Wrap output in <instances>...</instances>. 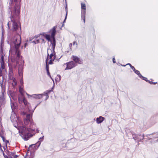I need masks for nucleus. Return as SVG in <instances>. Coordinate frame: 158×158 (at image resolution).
I'll use <instances>...</instances> for the list:
<instances>
[{"label": "nucleus", "instance_id": "nucleus-1", "mask_svg": "<svg viewBox=\"0 0 158 158\" xmlns=\"http://www.w3.org/2000/svg\"><path fill=\"white\" fill-rule=\"evenodd\" d=\"M56 26H55L50 30L48 32L49 34L45 33H42L41 35H43L48 41L51 42L49 48L48 49V56L46 60V70H49V66L48 64V60L50 59L48 62L49 64H52L53 62L56 58V53L54 50L56 46V41L55 36L56 32Z\"/></svg>", "mask_w": 158, "mask_h": 158}, {"label": "nucleus", "instance_id": "nucleus-2", "mask_svg": "<svg viewBox=\"0 0 158 158\" xmlns=\"http://www.w3.org/2000/svg\"><path fill=\"white\" fill-rule=\"evenodd\" d=\"M20 9V3L19 2H16L14 7L10 9V21L8 22L7 25L9 29H10V26L12 25L11 30L13 31L18 30L20 31L21 30L20 23L19 22Z\"/></svg>", "mask_w": 158, "mask_h": 158}, {"label": "nucleus", "instance_id": "nucleus-3", "mask_svg": "<svg viewBox=\"0 0 158 158\" xmlns=\"http://www.w3.org/2000/svg\"><path fill=\"white\" fill-rule=\"evenodd\" d=\"M21 43V37L19 35H17L14 38L13 42L10 44V55H11L12 59H14L17 64H19L21 59L20 54L19 51V47Z\"/></svg>", "mask_w": 158, "mask_h": 158}, {"label": "nucleus", "instance_id": "nucleus-4", "mask_svg": "<svg viewBox=\"0 0 158 158\" xmlns=\"http://www.w3.org/2000/svg\"><path fill=\"white\" fill-rule=\"evenodd\" d=\"M36 128L35 125L33 121H31L28 127H23L22 131V136L24 140H27L30 137L32 136V134L29 132L35 131Z\"/></svg>", "mask_w": 158, "mask_h": 158}, {"label": "nucleus", "instance_id": "nucleus-5", "mask_svg": "<svg viewBox=\"0 0 158 158\" xmlns=\"http://www.w3.org/2000/svg\"><path fill=\"white\" fill-rule=\"evenodd\" d=\"M18 99L19 103L21 104L23 103L28 108L29 111H30L31 112H33L34 111L36 107L33 109H31L30 105L28 103L27 101L25 99L23 95H19L18 96Z\"/></svg>", "mask_w": 158, "mask_h": 158}, {"label": "nucleus", "instance_id": "nucleus-6", "mask_svg": "<svg viewBox=\"0 0 158 158\" xmlns=\"http://www.w3.org/2000/svg\"><path fill=\"white\" fill-rule=\"evenodd\" d=\"M81 18L83 19L84 23H85V15L86 6L85 4L81 3Z\"/></svg>", "mask_w": 158, "mask_h": 158}, {"label": "nucleus", "instance_id": "nucleus-7", "mask_svg": "<svg viewBox=\"0 0 158 158\" xmlns=\"http://www.w3.org/2000/svg\"><path fill=\"white\" fill-rule=\"evenodd\" d=\"M149 137H148V140L152 139L151 142L152 143H154L158 142V134L157 133L154 134L153 135H149Z\"/></svg>", "mask_w": 158, "mask_h": 158}, {"label": "nucleus", "instance_id": "nucleus-8", "mask_svg": "<svg viewBox=\"0 0 158 158\" xmlns=\"http://www.w3.org/2000/svg\"><path fill=\"white\" fill-rule=\"evenodd\" d=\"M30 114H27L26 115V118L24 120V123L26 125H28L29 122L31 123V121H32L31 118L32 117V113L30 111Z\"/></svg>", "mask_w": 158, "mask_h": 158}, {"label": "nucleus", "instance_id": "nucleus-9", "mask_svg": "<svg viewBox=\"0 0 158 158\" xmlns=\"http://www.w3.org/2000/svg\"><path fill=\"white\" fill-rule=\"evenodd\" d=\"M132 135L133 139L135 140H137L138 142H141L142 140L144 138L145 139L143 135H137L136 134L132 133Z\"/></svg>", "mask_w": 158, "mask_h": 158}, {"label": "nucleus", "instance_id": "nucleus-10", "mask_svg": "<svg viewBox=\"0 0 158 158\" xmlns=\"http://www.w3.org/2000/svg\"><path fill=\"white\" fill-rule=\"evenodd\" d=\"M65 64H66L67 66L65 70L70 69L77 65L73 61L66 63Z\"/></svg>", "mask_w": 158, "mask_h": 158}, {"label": "nucleus", "instance_id": "nucleus-11", "mask_svg": "<svg viewBox=\"0 0 158 158\" xmlns=\"http://www.w3.org/2000/svg\"><path fill=\"white\" fill-rule=\"evenodd\" d=\"M10 119L12 122H14L16 121L17 123L19 122V120L18 117H17L16 114L14 112H12L10 116Z\"/></svg>", "mask_w": 158, "mask_h": 158}, {"label": "nucleus", "instance_id": "nucleus-12", "mask_svg": "<svg viewBox=\"0 0 158 158\" xmlns=\"http://www.w3.org/2000/svg\"><path fill=\"white\" fill-rule=\"evenodd\" d=\"M26 94L28 97L30 96L37 99H39L43 97V94H34L31 95H29L27 93H26Z\"/></svg>", "mask_w": 158, "mask_h": 158}, {"label": "nucleus", "instance_id": "nucleus-13", "mask_svg": "<svg viewBox=\"0 0 158 158\" xmlns=\"http://www.w3.org/2000/svg\"><path fill=\"white\" fill-rule=\"evenodd\" d=\"M72 58L73 61L75 62V63H78L81 64L82 63V61L77 56H72Z\"/></svg>", "mask_w": 158, "mask_h": 158}, {"label": "nucleus", "instance_id": "nucleus-14", "mask_svg": "<svg viewBox=\"0 0 158 158\" xmlns=\"http://www.w3.org/2000/svg\"><path fill=\"white\" fill-rule=\"evenodd\" d=\"M134 72L138 75L140 78H141V79H142L143 80L147 81V78L146 77L143 76L141 75V74L139 72L138 70H135L134 71Z\"/></svg>", "mask_w": 158, "mask_h": 158}, {"label": "nucleus", "instance_id": "nucleus-15", "mask_svg": "<svg viewBox=\"0 0 158 158\" xmlns=\"http://www.w3.org/2000/svg\"><path fill=\"white\" fill-rule=\"evenodd\" d=\"M105 118L101 116H100L99 118H96V121L98 124H99L102 123L104 120Z\"/></svg>", "mask_w": 158, "mask_h": 158}, {"label": "nucleus", "instance_id": "nucleus-16", "mask_svg": "<svg viewBox=\"0 0 158 158\" xmlns=\"http://www.w3.org/2000/svg\"><path fill=\"white\" fill-rule=\"evenodd\" d=\"M23 65L21 64L18 68V73L20 76H21L23 73Z\"/></svg>", "mask_w": 158, "mask_h": 158}, {"label": "nucleus", "instance_id": "nucleus-17", "mask_svg": "<svg viewBox=\"0 0 158 158\" xmlns=\"http://www.w3.org/2000/svg\"><path fill=\"white\" fill-rule=\"evenodd\" d=\"M11 106L12 111H13L15 109H16V104L11 102Z\"/></svg>", "mask_w": 158, "mask_h": 158}, {"label": "nucleus", "instance_id": "nucleus-18", "mask_svg": "<svg viewBox=\"0 0 158 158\" xmlns=\"http://www.w3.org/2000/svg\"><path fill=\"white\" fill-rule=\"evenodd\" d=\"M19 92L21 94L20 95H23L24 92V90L21 86H20L19 87Z\"/></svg>", "mask_w": 158, "mask_h": 158}, {"label": "nucleus", "instance_id": "nucleus-19", "mask_svg": "<svg viewBox=\"0 0 158 158\" xmlns=\"http://www.w3.org/2000/svg\"><path fill=\"white\" fill-rule=\"evenodd\" d=\"M44 136H43L42 137H40L39 138V141L37 143V144H39V146L40 145V144L41 142H42L43 141V140L44 139Z\"/></svg>", "mask_w": 158, "mask_h": 158}, {"label": "nucleus", "instance_id": "nucleus-20", "mask_svg": "<svg viewBox=\"0 0 158 158\" xmlns=\"http://www.w3.org/2000/svg\"><path fill=\"white\" fill-rule=\"evenodd\" d=\"M17 84V82L15 78L13 79V82L12 83V85L14 87Z\"/></svg>", "mask_w": 158, "mask_h": 158}, {"label": "nucleus", "instance_id": "nucleus-21", "mask_svg": "<svg viewBox=\"0 0 158 158\" xmlns=\"http://www.w3.org/2000/svg\"><path fill=\"white\" fill-rule=\"evenodd\" d=\"M1 137L2 138L3 141L6 143V144L7 143H9V141L5 139L3 135H2V134H1Z\"/></svg>", "mask_w": 158, "mask_h": 158}, {"label": "nucleus", "instance_id": "nucleus-22", "mask_svg": "<svg viewBox=\"0 0 158 158\" xmlns=\"http://www.w3.org/2000/svg\"><path fill=\"white\" fill-rule=\"evenodd\" d=\"M51 91V90H47L45 92V95H46V96H47V98H46V99H47L48 97V94Z\"/></svg>", "mask_w": 158, "mask_h": 158}, {"label": "nucleus", "instance_id": "nucleus-23", "mask_svg": "<svg viewBox=\"0 0 158 158\" xmlns=\"http://www.w3.org/2000/svg\"><path fill=\"white\" fill-rule=\"evenodd\" d=\"M0 63L1 64L3 63H4V56L3 55H2L0 59Z\"/></svg>", "mask_w": 158, "mask_h": 158}, {"label": "nucleus", "instance_id": "nucleus-24", "mask_svg": "<svg viewBox=\"0 0 158 158\" xmlns=\"http://www.w3.org/2000/svg\"><path fill=\"white\" fill-rule=\"evenodd\" d=\"M47 71V74H48V75L49 76V77H50V78L53 81V82H54L52 78V77H51V76L50 75L49 70Z\"/></svg>", "mask_w": 158, "mask_h": 158}, {"label": "nucleus", "instance_id": "nucleus-25", "mask_svg": "<svg viewBox=\"0 0 158 158\" xmlns=\"http://www.w3.org/2000/svg\"><path fill=\"white\" fill-rule=\"evenodd\" d=\"M32 43H34L35 44H38L39 43V40H37L36 41H33Z\"/></svg>", "mask_w": 158, "mask_h": 158}, {"label": "nucleus", "instance_id": "nucleus-26", "mask_svg": "<svg viewBox=\"0 0 158 158\" xmlns=\"http://www.w3.org/2000/svg\"><path fill=\"white\" fill-rule=\"evenodd\" d=\"M4 131L3 129L1 130V131H0V135L1 137V134H2V135H3L4 134Z\"/></svg>", "mask_w": 158, "mask_h": 158}, {"label": "nucleus", "instance_id": "nucleus-27", "mask_svg": "<svg viewBox=\"0 0 158 158\" xmlns=\"http://www.w3.org/2000/svg\"><path fill=\"white\" fill-rule=\"evenodd\" d=\"M147 81L148 82H149V83H150V84H156V83H157V82H153L152 81H149L147 79Z\"/></svg>", "mask_w": 158, "mask_h": 158}, {"label": "nucleus", "instance_id": "nucleus-28", "mask_svg": "<svg viewBox=\"0 0 158 158\" xmlns=\"http://www.w3.org/2000/svg\"><path fill=\"white\" fill-rule=\"evenodd\" d=\"M1 68L2 69H4V63H3L1 64Z\"/></svg>", "mask_w": 158, "mask_h": 158}, {"label": "nucleus", "instance_id": "nucleus-29", "mask_svg": "<svg viewBox=\"0 0 158 158\" xmlns=\"http://www.w3.org/2000/svg\"><path fill=\"white\" fill-rule=\"evenodd\" d=\"M0 84L1 85V87H2V89H5V88H4V87L3 86V85H2V82L0 81Z\"/></svg>", "mask_w": 158, "mask_h": 158}, {"label": "nucleus", "instance_id": "nucleus-30", "mask_svg": "<svg viewBox=\"0 0 158 158\" xmlns=\"http://www.w3.org/2000/svg\"><path fill=\"white\" fill-rule=\"evenodd\" d=\"M131 68L134 71L136 70L134 67L133 66H131Z\"/></svg>", "mask_w": 158, "mask_h": 158}, {"label": "nucleus", "instance_id": "nucleus-31", "mask_svg": "<svg viewBox=\"0 0 158 158\" xmlns=\"http://www.w3.org/2000/svg\"><path fill=\"white\" fill-rule=\"evenodd\" d=\"M21 84L23 85V79H21L20 81Z\"/></svg>", "mask_w": 158, "mask_h": 158}, {"label": "nucleus", "instance_id": "nucleus-32", "mask_svg": "<svg viewBox=\"0 0 158 158\" xmlns=\"http://www.w3.org/2000/svg\"><path fill=\"white\" fill-rule=\"evenodd\" d=\"M67 12L65 19L64 20V22H63V23H64L65 22V20H66V19L67 18Z\"/></svg>", "mask_w": 158, "mask_h": 158}, {"label": "nucleus", "instance_id": "nucleus-33", "mask_svg": "<svg viewBox=\"0 0 158 158\" xmlns=\"http://www.w3.org/2000/svg\"><path fill=\"white\" fill-rule=\"evenodd\" d=\"M2 46H3L2 44H1V48H0L2 52V49H3Z\"/></svg>", "mask_w": 158, "mask_h": 158}, {"label": "nucleus", "instance_id": "nucleus-34", "mask_svg": "<svg viewBox=\"0 0 158 158\" xmlns=\"http://www.w3.org/2000/svg\"><path fill=\"white\" fill-rule=\"evenodd\" d=\"M40 40H41L42 42L43 43H45L44 40V39H40Z\"/></svg>", "mask_w": 158, "mask_h": 158}, {"label": "nucleus", "instance_id": "nucleus-35", "mask_svg": "<svg viewBox=\"0 0 158 158\" xmlns=\"http://www.w3.org/2000/svg\"><path fill=\"white\" fill-rule=\"evenodd\" d=\"M115 58L113 57V62L114 63H115Z\"/></svg>", "mask_w": 158, "mask_h": 158}, {"label": "nucleus", "instance_id": "nucleus-36", "mask_svg": "<svg viewBox=\"0 0 158 158\" xmlns=\"http://www.w3.org/2000/svg\"><path fill=\"white\" fill-rule=\"evenodd\" d=\"M57 76L59 77V80H60V78H61V77L60 76V75H57Z\"/></svg>", "mask_w": 158, "mask_h": 158}, {"label": "nucleus", "instance_id": "nucleus-37", "mask_svg": "<svg viewBox=\"0 0 158 158\" xmlns=\"http://www.w3.org/2000/svg\"><path fill=\"white\" fill-rule=\"evenodd\" d=\"M27 43H25V44H24V47H26V46H27Z\"/></svg>", "mask_w": 158, "mask_h": 158}, {"label": "nucleus", "instance_id": "nucleus-38", "mask_svg": "<svg viewBox=\"0 0 158 158\" xmlns=\"http://www.w3.org/2000/svg\"><path fill=\"white\" fill-rule=\"evenodd\" d=\"M127 65H129L130 66V67L132 66V65L130 64L129 63L127 64Z\"/></svg>", "mask_w": 158, "mask_h": 158}, {"label": "nucleus", "instance_id": "nucleus-39", "mask_svg": "<svg viewBox=\"0 0 158 158\" xmlns=\"http://www.w3.org/2000/svg\"><path fill=\"white\" fill-rule=\"evenodd\" d=\"M33 39V38H32H32H29V40H30V41H31L32 40V39Z\"/></svg>", "mask_w": 158, "mask_h": 158}, {"label": "nucleus", "instance_id": "nucleus-40", "mask_svg": "<svg viewBox=\"0 0 158 158\" xmlns=\"http://www.w3.org/2000/svg\"><path fill=\"white\" fill-rule=\"evenodd\" d=\"M0 99H2V100H3V97H0Z\"/></svg>", "mask_w": 158, "mask_h": 158}, {"label": "nucleus", "instance_id": "nucleus-41", "mask_svg": "<svg viewBox=\"0 0 158 158\" xmlns=\"http://www.w3.org/2000/svg\"><path fill=\"white\" fill-rule=\"evenodd\" d=\"M43 94V95H46L45 94V92H44L43 94Z\"/></svg>", "mask_w": 158, "mask_h": 158}, {"label": "nucleus", "instance_id": "nucleus-42", "mask_svg": "<svg viewBox=\"0 0 158 158\" xmlns=\"http://www.w3.org/2000/svg\"><path fill=\"white\" fill-rule=\"evenodd\" d=\"M72 46V44H69V46H70V47H71V46Z\"/></svg>", "mask_w": 158, "mask_h": 158}, {"label": "nucleus", "instance_id": "nucleus-43", "mask_svg": "<svg viewBox=\"0 0 158 158\" xmlns=\"http://www.w3.org/2000/svg\"><path fill=\"white\" fill-rule=\"evenodd\" d=\"M36 131H37V132H39V130H38V129H36Z\"/></svg>", "mask_w": 158, "mask_h": 158}, {"label": "nucleus", "instance_id": "nucleus-44", "mask_svg": "<svg viewBox=\"0 0 158 158\" xmlns=\"http://www.w3.org/2000/svg\"><path fill=\"white\" fill-rule=\"evenodd\" d=\"M75 43H76L75 41L73 42V45H74V44H75Z\"/></svg>", "mask_w": 158, "mask_h": 158}, {"label": "nucleus", "instance_id": "nucleus-45", "mask_svg": "<svg viewBox=\"0 0 158 158\" xmlns=\"http://www.w3.org/2000/svg\"><path fill=\"white\" fill-rule=\"evenodd\" d=\"M4 157L5 158H8L7 156H4Z\"/></svg>", "mask_w": 158, "mask_h": 158}, {"label": "nucleus", "instance_id": "nucleus-46", "mask_svg": "<svg viewBox=\"0 0 158 158\" xmlns=\"http://www.w3.org/2000/svg\"><path fill=\"white\" fill-rule=\"evenodd\" d=\"M64 25V23H63L62 24V27H63Z\"/></svg>", "mask_w": 158, "mask_h": 158}, {"label": "nucleus", "instance_id": "nucleus-47", "mask_svg": "<svg viewBox=\"0 0 158 158\" xmlns=\"http://www.w3.org/2000/svg\"><path fill=\"white\" fill-rule=\"evenodd\" d=\"M0 76H2V73H0Z\"/></svg>", "mask_w": 158, "mask_h": 158}, {"label": "nucleus", "instance_id": "nucleus-48", "mask_svg": "<svg viewBox=\"0 0 158 158\" xmlns=\"http://www.w3.org/2000/svg\"><path fill=\"white\" fill-rule=\"evenodd\" d=\"M17 157V155H15L14 156V157L15 158H16Z\"/></svg>", "mask_w": 158, "mask_h": 158}, {"label": "nucleus", "instance_id": "nucleus-49", "mask_svg": "<svg viewBox=\"0 0 158 158\" xmlns=\"http://www.w3.org/2000/svg\"><path fill=\"white\" fill-rule=\"evenodd\" d=\"M34 38H37V36H35Z\"/></svg>", "mask_w": 158, "mask_h": 158}, {"label": "nucleus", "instance_id": "nucleus-50", "mask_svg": "<svg viewBox=\"0 0 158 158\" xmlns=\"http://www.w3.org/2000/svg\"><path fill=\"white\" fill-rule=\"evenodd\" d=\"M15 2H16L17 0H14Z\"/></svg>", "mask_w": 158, "mask_h": 158}, {"label": "nucleus", "instance_id": "nucleus-51", "mask_svg": "<svg viewBox=\"0 0 158 158\" xmlns=\"http://www.w3.org/2000/svg\"><path fill=\"white\" fill-rule=\"evenodd\" d=\"M122 66H126V65H122Z\"/></svg>", "mask_w": 158, "mask_h": 158}]
</instances>
